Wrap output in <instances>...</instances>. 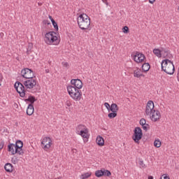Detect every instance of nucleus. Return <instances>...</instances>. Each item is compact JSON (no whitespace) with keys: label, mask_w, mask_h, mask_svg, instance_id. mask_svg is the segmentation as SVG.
Here are the masks:
<instances>
[{"label":"nucleus","mask_w":179,"mask_h":179,"mask_svg":"<svg viewBox=\"0 0 179 179\" xmlns=\"http://www.w3.org/2000/svg\"><path fill=\"white\" fill-rule=\"evenodd\" d=\"M145 115L149 117L152 122H157L162 118L160 111L155 109L153 101H148L145 108Z\"/></svg>","instance_id":"nucleus-1"},{"label":"nucleus","mask_w":179,"mask_h":179,"mask_svg":"<svg viewBox=\"0 0 179 179\" xmlns=\"http://www.w3.org/2000/svg\"><path fill=\"white\" fill-rule=\"evenodd\" d=\"M77 23L81 30H88L90 27V17L86 13L80 14L77 17Z\"/></svg>","instance_id":"nucleus-2"},{"label":"nucleus","mask_w":179,"mask_h":179,"mask_svg":"<svg viewBox=\"0 0 179 179\" xmlns=\"http://www.w3.org/2000/svg\"><path fill=\"white\" fill-rule=\"evenodd\" d=\"M45 43L49 45H58L61 40L58 34L54 31H50L45 34Z\"/></svg>","instance_id":"nucleus-3"},{"label":"nucleus","mask_w":179,"mask_h":179,"mask_svg":"<svg viewBox=\"0 0 179 179\" xmlns=\"http://www.w3.org/2000/svg\"><path fill=\"white\" fill-rule=\"evenodd\" d=\"M66 89L69 95L74 101H80L82 99V90L75 88V87L72 85H68Z\"/></svg>","instance_id":"nucleus-4"},{"label":"nucleus","mask_w":179,"mask_h":179,"mask_svg":"<svg viewBox=\"0 0 179 179\" xmlns=\"http://www.w3.org/2000/svg\"><path fill=\"white\" fill-rule=\"evenodd\" d=\"M161 66L162 71L168 75H173L174 73V71H176L174 64H173V62L169 59L163 60L161 63Z\"/></svg>","instance_id":"nucleus-5"},{"label":"nucleus","mask_w":179,"mask_h":179,"mask_svg":"<svg viewBox=\"0 0 179 179\" xmlns=\"http://www.w3.org/2000/svg\"><path fill=\"white\" fill-rule=\"evenodd\" d=\"M76 134L80 135L84 139H87L86 142H87V139H89V129L83 124H79L76 127Z\"/></svg>","instance_id":"nucleus-6"},{"label":"nucleus","mask_w":179,"mask_h":179,"mask_svg":"<svg viewBox=\"0 0 179 179\" xmlns=\"http://www.w3.org/2000/svg\"><path fill=\"white\" fill-rule=\"evenodd\" d=\"M21 82H23L24 86L26 89H34L37 86V80L36 77H31V78H27V80H22Z\"/></svg>","instance_id":"nucleus-7"},{"label":"nucleus","mask_w":179,"mask_h":179,"mask_svg":"<svg viewBox=\"0 0 179 179\" xmlns=\"http://www.w3.org/2000/svg\"><path fill=\"white\" fill-rule=\"evenodd\" d=\"M142 136H143L142 129H141L139 127H135L134 130V134L132 136V139L135 143L139 144V141L141 139H142Z\"/></svg>","instance_id":"nucleus-8"},{"label":"nucleus","mask_w":179,"mask_h":179,"mask_svg":"<svg viewBox=\"0 0 179 179\" xmlns=\"http://www.w3.org/2000/svg\"><path fill=\"white\" fill-rule=\"evenodd\" d=\"M41 148L48 152V150L52 146V140L50 137H44L41 142Z\"/></svg>","instance_id":"nucleus-9"},{"label":"nucleus","mask_w":179,"mask_h":179,"mask_svg":"<svg viewBox=\"0 0 179 179\" xmlns=\"http://www.w3.org/2000/svg\"><path fill=\"white\" fill-rule=\"evenodd\" d=\"M14 87L17 93L20 94V97H24L26 96V90L24 88V84L20 82H16L14 85Z\"/></svg>","instance_id":"nucleus-10"},{"label":"nucleus","mask_w":179,"mask_h":179,"mask_svg":"<svg viewBox=\"0 0 179 179\" xmlns=\"http://www.w3.org/2000/svg\"><path fill=\"white\" fill-rule=\"evenodd\" d=\"M34 71L29 68L22 69L21 71V78L23 79H30L31 78H35Z\"/></svg>","instance_id":"nucleus-11"},{"label":"nucleus","mask_w":179,"mask_h":179,"mask_svg":"<svg viewBox=\"0 0 179 179\" xmlns=\"http://www.w3.org/2000/svg\"><path fill=\"white\" fill-rule=\"evenodd\" d=\"M71 86L75 87V89H78L80 90L83 87V83H82V80L80 79H72L70 82Z\"/></svg>","instance_id":"nucleus-12"},{"label":"nucleus","mask_w":179,"mask_h":179,"mask_svg":"<svg viewBox=\"0 0 179 179\" xmlns=\"http://www.w3.org/2000/svg\"><path fill=\"white\" fill-rule=\"evenodd\" d=\"M133 59L137 64H140V62H143V61H145V55L139 52H136V54L133 55Z\"/></svg>","instance_id":"nucleus-13"},{"label":"nucleus","mask_w":179,"mask_h":179,"mask_svg":"<svg viewBox=\"0 0 179 179\" xmlns=\"http://www.w3.org/2000/svg\"><path fill=\"white\" fill-rule=\"evenodd\" d=\"M15 148L18 152V155H22L24 153V151H23V141L18 140L15 142Z\"/></svg>","instance_id":"nucleus-14"},{"label":"nucleus","mask_w":179,"mask_h":179,"mask_svg":"<svg viewBox=\"0 0 179 179\" xmlns=\"http://www.w3.org/2000/svg\"><path fill=\"white\" fill-rule=\"evenodd\" d=\"M134 78H145V75H143V71L138 67H136L134 70Z\"/></svg>","instance_id":"nucleus-15"},{"label":"nucleus","mask_w":179,"mask_h":179,"mask_svg":"<svg viewBox=\"0 0 179 179\" xmlns=\"http://www.w3.org/2000/svg\"><path fill=\"white\" fill-rule=\"evenodd\" d=\"M8 151L10 152V153H11V155H19V151H17V150L16 149V148H15V144L14 143H10L8 145Z\"/></svg>","instance_id":"nucleus-16"},{"label":"nucleus","mask_w":179,"mask_h":179,"mask_svg":"<svg viewBox=\"0 0 179 179\" xmlns=\"http://www.w3.org/2000/svg\"><path fill=\"white\" fill-rule=\"evenodd\" d=\"M34 113V106L32 104H29L27 108V115H33Z\"/></svg>","instance_id":"nucleus-17"},{"label":"nucleus","mask_w":179,"mask_h":179,"mask_svg":"<svg viewBox=\"0 0 179 179\" xmlns=\"http://www.w3.org/2000/svg\"><path fill=\"white\" fill-rule=\"evenodd\" d=\"M4 169L7 173H12L13 171V165L10 163H6L4 166Z\"/></svg>","instance_id":"nucleus-18"},{"label":"nucleus","mask_w":179,"mask_h":179,"mask_svg":"<svg viewBox=\"0 0 179 179\" xmlns=\"http://www.w3.org/2000/svg\"><path fill=\"white\" fill-rule=\"evenodd\" d=\"M96 142L99 146H104V138L101 136L96 137Z\"/></svg>","instance_id":"nucleus-19"},{"label":"nucleus","mask_w":179,"mask_h":179,"mask_svg":"<svg viewBox=\"0 0 179 179\" xmlns=\"http://www.w3.org/2000/svg\"><path fill=\"white\" fill-rule=\"evenodd\" d=\"M109 111H111L112 113H117L118 111V106L116 103H112Z\"/></svg>","instance_id":"nucleus-20"},{"label":"nucleus","mask_w":179,"mask_h":179,"mask_svg":"<svg viewBox=\"0 0 179 179\" xmlns=\"http://www.w3.org/2000/svg\"><path fill=\"white\" fill-rule=\"evenodd\" d=\"M150 69V64L149 63H144L142 65V71L143 72H148Z\"/></svg>","instance_id":"nucleus-21"},{"label":"nucleus","mask_w":179,"mask_h":179,"mask_svg":"<svg viewBox=\"0 0 179 179\" xmlns=\"http://www.w3.org/2000/svg\"><path fill=\"white\" fill-rule=\"evenodd\" d=\"M153 53L158 58H162V49H156L155 48V49L153 50Z\"/></svg>","instance_id":"nucleus-22"},{"label":"nucleus","mask_w":179,"mask_h":179,"mask_svg":"<svg viewBox=\"0 0 179 179\" xmlns=\"http://www.w3.org/2000/svg\"><path fill=\"white\" fill-rule=\"evenodd\" d=\"M25 102L29 101V104H34V102L36 101V97L33 96H29L27 99H24Z\"/></svg>","instance_id":"nucleus-23"},{"label":"nucleus","mask_w":179,"mask_h":179,"mask_svg":"<svg viewBox=\"0 0 179 179\" xmlns=\"http://www.w3.org/2000/svg\"><path fill=\"white\" fill-rule=\"evenodd\" d=\"M169 52H170V50H169V49L161 48V54H162V55H165L166 57H167Z\"/></svg>","instance_id":"nucleus-24"},{"label":"nucleus","mask_w":179,"mask_h":179,"mask_svg":"<svg viewBox=\"0 0 179 179\" xmlns=\"http://www.w3.org/2000/svg\"><path fill=\"white\" fill-rule=\"evenodd\" d=\"M154 146L155 148H160L162 146V141H160L159 139H156L155 141H154Z\"/></svg>","instance_id":"nucleus-25"},{"label":"nucleus","mask_w":179,"mask_h":179,"mask_svg":"<svg viewBox=\"0 0 179 179\" xmlns=\"http://www.w3.org/2000/svg\"><path fill=\"white\" fill-rule=\"evenodd\" d=\"M90 176H92L91 173L87 172L85 173H83L81 175L80 178L81 179H85V178H89V177H90Z\"/></svg>","instance_id":"nucleus-26"},{"label":"nucleus","mask_w":179,"mask_h":179,"mask_svg":"<svg viewBox=\"0 0 179 179\" xmlns=\"http://www.w3.org/2000/svg\"><path fill=\"white\" fill-rule=\"evenodd\" d=\"M96 177H101L104 176V173L101 170H98L95 172Z\"/></svg>","instance_id":"nucleus-27"},{"label":"nucleus","mask_w":179,"mask_h":179,"mask_svg":"<svg viewBox=\"0 0 179 179\" xmlns=\"http://www.w3.org/2000/svg\"><path fill=\"white\" fill-rule=\"evenodd\" d=\"M108 118H110V120L113 119V118H115V117H117V113H115V112L110 113L108 115Z\"/></svg>","instance_id":"nucleus-28"},{"label":"nucleus","mask_w":179,"mask_h":179,"mask_svg":"<svg viewBox=\"0 0 179 179\" xmlns=\"http://www.w3.org/2000/svg\"><path fill=\"white\" fill-rule=\"evenodd\" d=\"M11 162L13 164H16L19 162V158L16 156H14V157H12Z\"/></svg>","instance_id":"nucleus-29"},{"label":"nucleus","mask_w":179,"mask_h":179,"mask_svg":"<svg viewBox=\"0 0 179 179\" xmlns=\"http://www.w3.org/2000/svg\"><path fill=\"white\" fill-rule=\"evenodd\" d=\"M52 24L54 27V28L55 29L56 31H58V23H57V22H55V20H52Z\"/></svg>","instance_id":"nucleus-30"},{"label":"nucleus","mask_w":179,"mask_h":179,"mask_svg":"<svg viewBox=\"0 0 179 179\" xmlns=\"http://www.w3.org/2000/svg\"><path fill=\"white\" fill-rule=\"evenodd\" d=\"M103 176H106L107 177H110L111 176V172L108 170L103 171Z\"/></svg>","instance_id":"nucleus-31"},{"label":"nucleus","mask_w":179,"mask_h":179,"mask_svg":"<svg viewBox=\"0 0 179 179\" xmlns=\"http://www.w3.org/2000/svg\"><path fill=\"white\" fill-rule=\"evenodd\" d=\"M138 164L141 169H145L146 167V165L143 163V161H139Z\"/></svg>","instance_id":"nucleus-32"},{"label":"nucleus","mask_w":179,"mask_h":179,"mask_svg":"<svg viewBox=\"0 0 179 179\" xmlns=\"http://www.w3.org/2000/svg\"><path fill=\"white\" fill-rule=\"evenodd\" d=\"M122 31L127 34V33H129V28H128V27L125 26L123 27L122 29Z\"/></svg>","instance_id":"nucleus-33"},{"label":"nucleus","mask_w":179,"mask_h":179,"mask_svg":"<svg viewBox=\"0 0 179 179\" xmlns=\"http://www.w3.org/2000/svg\"><path fill=\"white\" fill-rule=\"evenodd\" d=\"M104 106H105L106 108L108 110V113H110V107H111V106H110V103L106 102V103H104Z\"/></svg>","instance_id":"nucleus-34"},{"label":"nucleus","mask_w":179,"mask_h":179,"mask_svg":"<svg viewBox=\"0 0 179 179\" xmlns=\"http://www.w3.org/2000/svg\"><path fill=\"white\" fill-rule=\"evenodd\" d=\"M146 124V120L142 118L140 120V125H141V127H143V125Z\"/></svg>","instance_id":"nucleus-35"},{"label":"nucleus","mask_w":179,"mask_h":179,"mask_svg":"<svg viewBox=\"0 0 179 179\" xmlns=\"http://www.w3.org/2000/svg\"><path fill=\"white\" fill-rule=\"evenodd\" d=\"M142 128L146 132L148 131V129H149V124H145L143 125Z\"/></svg>","instance_id":"nucleus-36"},{"label":"nucleus","mask_w":179,"mask_h":179,"mask_svg":"<svg viewBox=\"0 0 179 179\" xmlns=\"http://www.w3.org/2000/svg\"><path fill=\"white\" fill-rule=\"evenodd\" d=\"M62 64L63 66H64L65 68H69V64H68V62H62Z\"/></svg>","instance_id":"nucleus-37"},{"label":"nucleus","mask_w":179,"mask_h":179,"mask_svg":"<svg viewBox=\"0 0 179 179\" xmlns=\"http://www.w3.org/2000/svg\"><path fill=\"white\" fill-rule=\"evenodd\" d=\"M4 145H5V143L3 141L0 142V149L1 150L3 149Z\"/></svg>","instance_id":"nucleus-38"},{"label":"nucleus","mask_w":179,"mask_h":179,"mask_svg":"<svg viewBox=\"0 0 179 179\" xmlns=\"http://www.w3.org/2000/svg\"><path fill=\"white\" fill-rule=\"evenodd\" d=\"M162 177H164V179H170V176H169L167 174L162 175Z\"/></svg>","instance_id":"nucleus-39"},{"label":"nucleus","mask_w":179,"mask_h":179,"mask_svg":"<svg viewBox=\"0 0 179 179\" xmlns=\"http://www.w3.org/2000/svg\"><path fill=\"white\" fill-rule=\"evenodd\" d=\"M66 106H67V107H71V106H72V103H71L70 101H67L66 102Z\"/></svg>","instance_id":"nucleus-40"},{"label":"nucleus","mask_w":179,"mask_h":179,"mask_svg":"<svg viewBox=\"0 0 179 179\" xmlns=\"http://www.w3.org/2000/svg\"><path fill=\"white\" fill-rule=\"evenodd\" d=\"M49 19L50 20L51 22L52 23V20H54V18L51 15H49Z\"/></svg>","instance_id":"nucleus-41"},{"label":"nucleus","mask_w":179,"mask_h":179,"mask_svg":"<svg viewBox=\"0 0 179 179\" xmlns=\"http://www.w3.org/2000/svg\"><path fill=\"white\" fill-rule=\"evenodd\" d=\"M44 23H45V24H51V23H50V22H48V20H45V21H44Z\"/></svg>","instance_id":"nucleus-42"},{"label":"nucleus","mask_w":179,"mask_h":179,"mask_svg":"<svg viewBox=\"0 0 179 179\" xmlns=\"http://www.w3.org/2000/svg\"><path fill=\"white\" fill-rule=\"evenodd\" d=\"M102 2H103V3H106V5H108L107 0H102Z\"/></svg>","instance_id":"nucleus-43"},{"label":"nucleus","mask_w":179,"mask_h":179,"mask_svg":"<svg viewBox=\"0 0 179 179\" xmlns=\"http://www.w3.org/2000/svg\"><path fill=\"white\" fill-rule=\"evenodd\" d=\"M155 1L156 0H149L150 3H155Z\"/></svg>","instance_id":"nucleus-44"},{"label":"nucleus","mask_w":179,"mask_h":179,"mask_svg":"<svg viewBox=\"0 0 179 179\" xmlns=\"http://www.w3.org/2000/svg\"><path fill=\"white\" fill-rule=\"evenodd\" d=\"M2 79H3L2 74H0V82H2Z\"/></svg>","instance_id":"nucleus-45"},{"label":"nucleus","mask_w":179,"mask_h":179,"mask_svg":"<svg viewBox=\"0 0 179 179\" xmlns=\"http://www.w3.org/2000/svg\"><path fill=\"white\" fill-rule=\"evenodd\" d=\"M148 179H153V176H148Z\"/></svg>","instance_id":"nucleus-46"},{"label":"nucleus","mask_w":179,"mask_h":179,"mask_svg":"<svg viewBox=\"0 0 179 179\" xmlns=\"http://www.w3.org/2000/svg\"><path fill=\"white\" fill-rule=\"evenodd\" d=\"M27 54H30V52L29 50H27Z\"/></svg>","instance_id":"nucleus-47"},{"label":"nucleus","mask_w":179,"mask_h":179,"mask_svg":"<svg viewBox=\"0 0 179 179\" xmlns=\"http://www.w3.org/2000/svg\"><path fill=\"white\" fill-rule=\"evenodd\" d=\"M36 92H37V90H35V91H34V92H32L33 93H36Z\"/></svg>","instance_id":"nucleus-48"},{"label":"nucleus","mask_w":179,"mask_h":179,"mask_svg":"<svg viewBox=\"0 0 179 179\" xmlns=\"http://www.w3.org/2000/svg\"><path fill=\"white\" fill-rule=\"evenodd\" d=\"M0 86H1V83H0Z\"/></svg>","instance_id":"nucleus-49"}]
</instances>
